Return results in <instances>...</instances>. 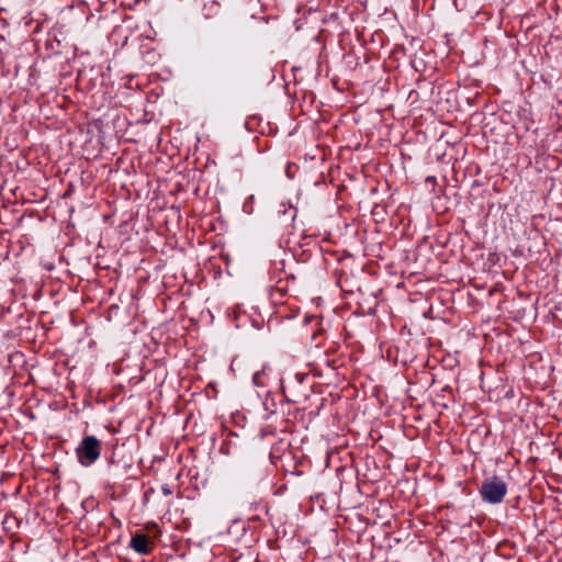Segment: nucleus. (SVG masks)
<instances>
[{"label": "nucleus", "mask_w": 562, "mask_h": 562, "mask_svg": "<svg viewBox=\"0 0 562 562\" xmlns=\"http://www.w3.org/2000/svg\"><path fill=\"white\" fill-rule=\"evenodd\" d=\"M507 490L505 481L501 476L493 475L482 482L479 493L484 502L495 505L504 501Z\"/></svg>", "instance_id": "nucleus-1"}, {"label": "nucleus", "mask_w": 562, "mask_h": 562, "mask_svg": "<svg viewBox=\"0 0 562 562\" xmlns=\"http://www.w3.org/2000/svg\"><path fill=\"white\" fill-rule=\"evenodd\" d=\"M161 492H162V494H164L165 496H169V495H171V494H172V488L170 487V485H168V484H164V485L161 486Z\"/></svg>", "instance_id": "nucleus-6"}, {"label": "nucleus", "mask_w": 562, "mask_h": 562, "mask_svg": "<svg viewBox=\"0 0 562 562\" xmlns=\"http://www.w3.org/2000/svg\"><path fill=\"white\" fill-rule=\"evenodd\" d=\"M101 454V441L92 436H85L76 449L78 462L83 467L92 465Z\"/></svg>", "instance_id": "nucleus-2"}, {"label": "nucleus", "mask_w": 562, "mask_h": 562, "mask_svg": "<svg viewBox=\"0 0 562 562\" xmlns=\"http://www.w3.org/2000/svg\"><path fill=\"white\" fill-rule=\"evenodd\" d=\"M130 547L139 554H149L154 550V544L145 533L136 532L132 536Z\"/></svg>", "instance_id": "nucleus-4"}, {"label": "nucleus", "mask_w": 562, "mask_h": 562, "mask_svg": "<svg viewBox=\"0 0 562 562\" xmlns=\"http://www.w3.org/2000/svg\"><path fill=\"white\" fill-rule=\"evenodd\" d=\"M306 378V374L296 373L286 380H282V391L289 402L296 403L306 396V389L303 385Z\"/></svg>", "instance_id": "nucleus-3"}, {"label": "nucleus", "mask_w": 562, "mask_h": 562, "mask_svg": "<svg viewBox=\"0 0 562 562\" xmlns=\"http://www.w3.org/2000/svg\"><path fill=\"white\" fill-rule=\"evenodd\" d=\"M326 363H327L328 366L335 367V366H334V363H331L328 359H326Z\"/></svg>", "instance_id": "nucleus-7"}, {"label": "nucleus", "mask_w": 562, "mask_h": 562, "mask_svg": "<svg viewBox=\"0 0 562 562\" xmlns=\"http://www.w3.org/2000/svg\"><path fill=\"white\" fill-rule=\"evenodd\" d=\"M265 378H266V374H265V371H257L254 376H252V381L256 385L258 386H261L265 384Z\"/></svg>", "instance_id": "nucleus-5"}]
</instances>
